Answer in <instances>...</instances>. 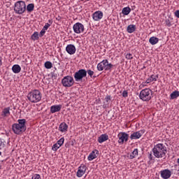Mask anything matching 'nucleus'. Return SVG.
<instances>
[{"label":"nucleus","instance_id":"obj_1","mask_svg":"<svg viewBox=\"0 0 179 179\" xmlns=\"http://www.w3.org/2000/svg\"><path fill=\"white\" fill-rule=\"evenodd\" d=\"M153 155L157 159H166L167 155V147L163 143H158L152 148Z\"/></svg>","mask_w":179,"mask_h":179},{"label":"nucleus","instance_id":"obj_2","mask_svg":"<svg viewBox=\"0 0 179 179\" xmlns=\"http://www.w3.org/2000/svg\"><path fill=\"white\" fill-rule=\"evenodd\" d=\"M27 99L31 103H38L41 100V92L38 90H33L27 94Z\"/></svg>","mask_w":179,"mask_h":179},{"label":"nucleus","instance_id":"obj_3","mask_svg":"<svg viewBox=\"0 0 179 179\" xmlns=\"http://www.w3.org/2000/svg\"><path fill=\"white\" fill-rule=\"evenodd\" d=\"M14 11L17 15H23L26 12V2L18 1L15 3Z\"/></svg>","mask_w":179,"mask_h":179},{"label":"nucleus","instance_id":"obj_4","mask_svg":"<svg viewBox=\"0 0 179 179\" xmlns=\"http://www.w3.org/2000/svg\"><path fill=\"white\" fill-rule=\"evenodd\" d=\"M152 90L146 88L141 91L139 97L143 101H149L152 100Z\"/></svg>","mask_w":179,"mask_h":179},{"label":"nucleus","instance_id":"obj_5","mask_svg":"<svg viewBox=\"0 0 179 179\" xmlns=\"http://www.w3.org/2000/svg\"><path fill=\"white\" fill-rule=\"evenodd\" d=\"M114 66L113 64L108 63V59H103L102 62L97 64L98 71H111V69Z\"/></svg>","mask_w":179,"mask_h":179},{"label":"nucleus","instance_id":"obj_6","mask_svg":"<svg viewBox=\"0 0 179 179\" xmlns=\"http://www.w3.org/2000/svg\"><path fill=\"white\" fill-rule=\"evenodd\" d=\"M86 76H87V71L84 69H81L74 73L76 82H83V78H86Z\"/></svg>","mask_w":179,"mask_h":179},{"label":"nucleus","instance_id":"obj_7","mask_svg":"<svg viewBox=\"0 0 179 179\" xmlns=\"http://www.w3.org/2000/svg\"><path fill=\"white\" fill-rule=\"evenodd\" d=\"M62 85L64 87H72L73 85H75V80L73 77L71 76H66L62 79Z\"/></svg>","mask_w":179,"mask_h":179},{"label":"nucleus","instance_id":"obj_8","mask_svg":"<svg viewBox=\"0 0 179 179\" xmlns=\"http://www.w3.org/2000/svg\"><path fill=\"white\" fill-rule=\"evenodd\" d=\"M12 131L15 134V135H22L23 132L26 131V129H23L22 127L19 126L17 123H14L12 124Z\"/></svg>","mask_w":179,"mask_h":179},{"label":"nucleus","instance_id":"obj_9","mask_svg":"<svg viewBox=\"0 0 179 179\" xmlns=\"http://www.w3.org/2000/svg\"><path fill=\"white\" fill-rule=\"evenodd\" d=\"M73 30L76 34H80L85 31V25L80 22H77L73 25Z\"/></svg>","mask_w":179,"mask_h":179},{"label":"nucleus","instance_id":"obj_10","mask_svg":"<svg viewBox=\"0 0 179 179\" xmlns=\"http://www.w3.org/2000/svg\"><path fill=\"white\" fill-rule=\"evenodd\" d=\"M117 138H119L118 143H120V145H124V142H128L129 135L125 132H120Z\"/></svg>","mask_w":179,"mask_h":179},{"label":"nucleus","instance_id":"obj_11","mask_svg":"<svg viewBox=\"0 0 179 179\" xmlns=\"http://www.w3.org/2000/svg\"><path fill=\"white\" fill-rule=\"evenodd\" d=\"M145 132H146V130L145 129H141L140 131L134 132L131 134L130 139H131V141H133V139H139L142 137V135H143Z\"/></svg>","mask_w":179,"mask_h":179},{"label":"nucleus","instance_id":"obj_12","mask_svg":"<svg viewBox=\"0 0 179 179\" xmlns=\"http://www.w3.org/2000/svg\"><path fill=\"white\" fill-rule=\"evenodd\" d=\"M87 170V167L85 164H81L78 167V170L77 171V177L80 178V177H83V175L86 173V171Z\"/></svg>","mask_w":179,"mask_h":179},{"label":"nucleus","instance_id":"obj_13","mask_svg":"<svg viewBox=\"0 0 179 179\" xmlns=\"http://www.w3.org/2000/svg\"><path fill=\"white\" fill-rule=\"evenodd\" d=\"M161 177L164 179H169L171 177V171L169 169H164L160 171Z\"/></svg>","mask_w":179,"mask_h":179},{"label":"nucleus","instance_id":"obj_14","mask_svg":"<svg viewBox=\"0 0 179 179\" xmlns=\"http://www.w3.org/2000/svg\"><path fill=\"white\" fill-rule=\"evenodd\" d=\"M66 51L70 55H73V54L76 52V47H75L74 45L72 44L67 45V46L66 47Z\"/></svg>","mask_w":179,"mask_h":179},{"label":"nucleus","instance_id":"obj_15","mask_svg":"<svg viewBox=\"0 0 179 179\" xmlns=\"http://www.w3.org/2000/svg\"><path fill=\"white\" fill-rule=\"evenodd\" d=\"M92 18L95 22L101 20V19H103V12L101 10L96 11L92 14Z\"/></svg>","mask_w":179,"mask_h":179},{"label":"nucleus","instance_id":"obj_16","mask_svg":"<svg viewBox=\"0 0 179 179\" xmlns=\"http://www.w3.org/2000/svg\"><path fill=\"white\" fill-rule=\"evenodd\" d=\"M62 108V105H53L50 107V113L51 114L58 113L61 111Z\"/></svg>","mask_w":179,"mask_h":179},{"label":"nucleus","instance_id":"obj_17","mask_svg":"<svg viewBox=\"0 0 179 179\" xmlns=\"http://www.w3.org/2000/svg\"><path fill=\"white\" fill-rule=\"evenodd\" d=\"M97 155H99V150H94L92 151V152L89 155L87 159L89 162H92V160H94V159H96Z\"/></svg>","mask_w":179,"mask_h":179},{"label":"nucleus","instance_id":"obj_18","mask_svg":"<svg viewBox=\"0 0 179 179\" xmlns=\"http://www.w3.org/2000/svg\"><path fill=\"white\" fill-rule=\"evenodd\" d=\"M59 131L60 132L68 131V124H66L65 122H62L59 126Z\"/></svg>","mask_w":179,"mask_h":179},{"label":"nucleus","instance_id":"obj_19","mask_svg":"<svg viewBox=\"0 0 179 179\" xmlns=\"http://www.w3.org/2000/svg\"><path fill=\"white\" fill-rule=\"evenodd\" d=\"M106 141H108V135L104 134H101L99 138H98V142L99 143H103V142H106Z\"/></svg>","mask_w":179,"mask_h":179},{"label":"nucleus","instance_id":"obj_20","mask_svg":"<svg viewBox=\"0 0 179 179\" xmlns=\"http://www.w3.org/2000/svg\"><path fill=\"white\" fill-rule=\"evenodd\" d=\"M10 108L8 107V108H5L2 113H1V117H9V115H10Z\"/></svg>","mask_w":179,"mask_h":179},{"label":"nucleus","instance_id":"obj_21","mask_svg":"<svg viewBox=\"0 0 179 179\" xmlns=\"http://www.w3.org/2000/svg\"><path fill=\"white\" fill-rule=\"evenodd\" d=\"M17 124L19 125L20 127H22L24 129H27V127H26V119H19L17 120Z\"/></svg>","mask_w":179,"mask_h":179},{"label":"nucleus","instance_id":"obj_22","mask_svg":"<svg viewBox=\"0 0 179 179\" xmlns=\"http://www.w3.org/2000/svg\"><path fill=\"white\" fill-rule=\"evenodd\" d=\"M12 71L14 73H20V71H22V67H20L19 64H15L12 67Z\"/></svg>","mask_w":179,"mask_h":179},{"label":"nucleus","instance_id":"obj_23","mask_svg":"<svg viewBox=\"0 0 179 179\" xmlns=\"http://www.w3.org/2000/svg\"><path fill=\"white\" fill-rule=\"evenodd\" d=\"M157 78H159L158 75H152L150 78L147 79L145 83H150L151 82H156L157 80Z\"/></svg>","mask_w":179,"mask_h":179},{"label":"nucleus","instance_id":"obj_24","mask_svg":"<svg viewBox=\"0 0 179 179\" xmlns=\"http://www.w3.org/2000/svg\"><path fill=\"white\" fill-rule=\"evenodd\" d=\"M136 30V25L129 24L127 28V33H134Z\"/></svg>","mask_w":179,"mask_h":179},{"label":"nucleus","instance_id":"obj_25","mask_svg":"<svg viewBox=\"0 0 179 179\" xmlns=\"http://www.w3.org/2000/svg\"><path fill=\"white\" fill-rule=\"evenodd\" d=\"M149 43H150L152 45H155V44H157L159 43V38L155 36H152L149 39Z\"/></svg>","mask_w":179,"mask_h":179},{"label":"nucleus","instance_id":"obj_26","mask_svg":"<svg viewBox=\"0 0 179 179\" xmlns=\"http://www.w3.org/2000/svg\"><path fill=\"white\" fill-rule=\"evenodd\" d=\"M122 13L125 16H127L129 13H131V8H129V6L123 8L122 10Z\"/></svg>","mask_w":179,"mask_h":179},{"label":"nucleus","instance_id":"obj_27","mask_svg":"<svg viewBox=\"0 0 179 179\" xmlns=\"http://www.w3.org/2000/svg\"><path fill=\"white\" fill-rule=\"evenodd\" d=\"M109 101H111V96L107 95L105 98V102L104 104L103 105V107H107V106L110 104Z\"/></svg>","mask_w":179,"mask_h":179},{"label":"nucleus","instance_id":"obj_28","mask_svg":"<svg viewBox=\"0 0 179 179\" xmlns=\"http://www.w3.org/2000/svg\"><path fill=\"white\" fill-rule=\"evenodd\" d=\"M27 10L28 13H31L34 10V3H29L27 6Z\"/></svg>","mask_w":179,"mask_h":179},{"label":"nucleus","instance_id":"obj_29","mask_svg":"<svg viewBox=\"0 0 179 179\" xmlns=\"http://www.w3.org/2000/svg\"><path fill=\"white\" fill-rule=\"evenodd\" d=\"M179 97V91H174L171 94V99H174Z\"/></svg>","mask_w":179,"mask_h":179},{"label":"nucleus","instance_id":"obj_30","mask_svg":"<svg viewBox=\"0 0 179 179\" xmlns=\"http://www.w3.org/2000/svg\"><path fill=\"white\" fill-rule=\"evenodd\" d=\"M138 156V148H135L130 155V159H135Z\"/></svg>","mask_w":179,"mask_h":179},{"label":"nucleus","instance_id":"obj_31","mask_svg":"<svg viewBox=\"0 0 179 179\" xmlns=\"http://www.w3.org/2000/svg\"><path fill=\"white\" fill-rule=\"evenodd\" d=\"M172 20H173L172 17H169L168 19H166L165 20L166 26H167L168 27H171V26H173V24H171Z\"/></svg>","mask_w":179,"mask_h":179},{"label":"nucleus","instance_id":"obj_32","mask_svg":"<svg viewBox=\"0 0 179 179\" xmlns=\"http://www.w3.org/2000/svg\"><path fill=\"white\" fill-rule=\"evenodd\" d=\"M44 66L46 69H51V68H52V63H51L50 61L45 62Z\"/></svg>","mask_w":179,"mask_h":179},{"label":"nucleus","instance_id":"obj_33","mask_svg":"<svg viewBox=\"0 0 179 179\" xmlns=\"http://www.w3.org/2000/svg\"><path fill=\"white\" fill-rule=\"evenodd\" d=\"M31 40L33 41H36V40H38V32H34L31 36Z\"/></svg>","mask_w":179,"mask_h":179},{"label":"nucleus","instance_id":"obj_34","mask_svg":"<svg viewBox=\"0 0 179 179\" xmlns=\"http://www.w3.org/2000/svg\"><path fill=\"white\" fill-rule=\"evenodd\" d=\"M59 148H61V146H59V144L56 143L55 144H54L52 145V150H53V152H57L58 150V149H59Z\"/></svg>","mask_w":179,"mask_h":179},{"label":"nucleus","instance_id":"obj_35","mask_svg":"<svg viewBox=\"0 0 179 179\" xmlns=\"http://www.w3.org/2000/svg\"><path fill=\"white\" fill-rule=\"evenodd\" d=\"M6 142H5V140L3 138H0V150L3 149L5 148V144Z\"/></svg>","mask_w":179,"mask_h":179},{"label":"nucleus","instance_id":"obj_36","mask_svg":"<svg viewBox=\"0 0 179 179\" xmlns=\"http://www.w3.org/2000/svg\"><path fill=\"white\" fill-rule=\"evenodd\" d=\"M64 141H65V138L64 137H62L59 140L57 141V143L59 146H62V145H64Z\"/></svg>","mask_w":179,"mask_h":179},{"label":"nucleus","instance_id":"obj_37","mask_svg":"<svg viewBox=\"0 0 179 179\" xmlns=\"http://www.w3.org/2000/svg\"><path fill=\"white\" fill-rule=\"evenodd\" d=\"M86 72L90 76V78H93V76L94 75V71L88 69L87 71H86Z\"/></svg>","mask_w":179,"mask_h":179},{"label":"nucleus","instance_id":"obj_38","mask_svg":"<svg viewBox=\"0 0 179 179\" xmlns=\"http://www.w3.org/2000/svg\"><path fill=\"white\" fill-rule=\"evenodd\" d=\"M126 59H134V57H132V54L131 53H127L126 55Z\"/></svg>","mask_w":179,"mask_h":179},{"label":"nucleus","instance_id":"obj_39","mask_svg":"<svg viewBox=\"0 0 179 179\" xmlns=\"http://www.w3.org/2000/svg\"><path fill=\"white\" fill-rule=\"evenodd\" d=\"M50 26H51V24L46 23L45 24V26L43 27V29L45 31H47V30H48V28L50 27Z\"/></svg>","mask_w":179,"mask_h":179},{"label":"nucleus","instance_id":"obj_40","mask_svg":"<svg viewBox=\"0 0 179 179\" xmlns=\"http://www.w3.org/2000/svg\"><path fill=\"white\" fill-rule=\"evenodd\" d=\"M31 179H41V176L40 174H35L34 176H32Z\"/></svg>","mask_w":179,"mask_h":179},{"label":"nucleus","instance_id":"obj_41","mask_svg":"<svg viewBox=\"0 0 179 179\" xmlns=\"http://www.w3.org/2000/svg\"><path fill=\"white\" fill-rule=\"evenodd\" d=\"M122 97H128V91L124 90L122 94Z\"/></svg>","mask_w":179,"mask_h":179},{"label":"nucleus","instance_id":"obj_42","mask_svg":"<svg viewBox=\"0 0 179 179\" xmlns=\"http://www.w3.org/2000/svg\"><path fill=\"white\" fill-rule=\"evenodd\" d=\"M45 30L43 29L41 31L40 34H39V37H43V36H44V34H45Z\"/></svg>","mask_w":179,"mask_h":179},{"label":"nucleus","instance_id":"obj_43","mask_svg":"<svg viewBox=\"0 0 179 179\" xmlns=\"http://www.w3.org/2000/svg\"><path fill=\"white\" fill-rule=\"evenodd\" d=\"M148 159H150V162H152V160H153V155H152V153H150L148 155Z\"/></svg>","mask_w":179,"mask_h":179},{"label":"nucleus","instance_id":"obj_44","mask_svg":"<svg viewBox=\"0 0 179 179\" xmlns=\"http://www.w3.org/2000/svg\"><path fill=\"white\" fill-rule=\"evenodd\" d=\"M174 15L176 17L179 19V10H177L176 11H175Z\"/></svg>","mask_w":179,"mask_h":179},{"label":"nucleus","instance_id":"obj_45","mask_svg":"<svg viewBox=\"0 0 179 179\" xmlns=\"http://www.w3.org/2000/svg\"><path fill=\"white\" fill-rule=\"evenodd\" d=\"M0 66H2V57H0Z\"/></svg>","mask_w":179,"mask_h":179},{"label":"nucleus","instance_id":"obj_46","mask_svg":"<svg viewBox=\"0 0 179 179\" xmlns=\"http://www.w3.org/2000/svg\"><path fill=\"white\" fill-rule=\"evenodd\" d=\"M48 23H50V26L52 24V20H49Z\"/></svg>","mask_w":179,"mask_h":179},{"label":"nucleus","instance_id":"obj_47","mask_svg":"<svg viewBox=\"0 0 179 179\" xmlns=\"http://www.w3.org/2000/svg\"><path fill=\"white\" fill-rule=\"evenodd\" d=\"M56 20H61V17L59 16L58 17H56Z\"/></svg>","mask_w":179,"mask_h":179},{"label":"nucleus","instance_id":"obj_48","mask_svg":"<svg viewBox=\"0 0 179 179\" xmlns=\"http://www.w3.org/2000/svg\"><path fill=\"white\" fill-rule=\"evenodd\" d=\"M176 163H177L178 164H179V158L177 159Z\"/></svg>","mask_w":179,"mask_h":179},{"label":"nucleus","instance_id":"obj_49","mask_svg":"<svg viewBox=\"0 0 179 179\" xmlns=\"http://www.w3.org/2000/svg\"><path fill=\"white\" fill-rule=\"evenodd\" d=\"M145 68H146V66H144L142 68V69H145Z\"/></svg>","mask_w":179,"mask_h":179},{"label":"nucleus","instance_id":"obj_50","mask_svg":"<svg viewBox=\"0 0 179 179\" xmlns=\"http://www.w3.org/2000/svg\"><path fill=\"white\" fill-rule=\"evenodd\" d=\"M1 155H2V152H0V156H1Z\"/></svg>","mask_w":179,"mask_h":179},{"label":"nucleus","instance_id":"obj_51","mask_svg":"<svg viewBox=\"0 0 179 179\" xmlns=\"http://www.w3.org/2000/svg\"><path fill=\"white\" fill-rule=\"evenodd\" d=\"M93 78H96V76H94Z\"/></svg>","mask_w":179,"mask_h":179},{"label":"nucleus","instance_id":"obj_52","mask_svg":"<svg viewBox=\"0 0 179 179\" xmlns=\"http://www.w3.org/2000/svg\"><path fill=\"white\" fill-rule=\"evenodd\" d=\"M87 1H90V0H87Z\"/></svg>","mask_w":179,"mask_h":179},{"label":"nucleus","instance_id":"obj_53","mask_svg":"<svg viewBox=\"0 0 179 179\" xmlns=\"http://www.w3.org/2000/svg\"><path fill=\"white\" fill-rule=\"evenodd\" d=\"M0 170H1V166H0Z\"/></svg>","mask_w":179,"mask_h":179}]
</instances>
